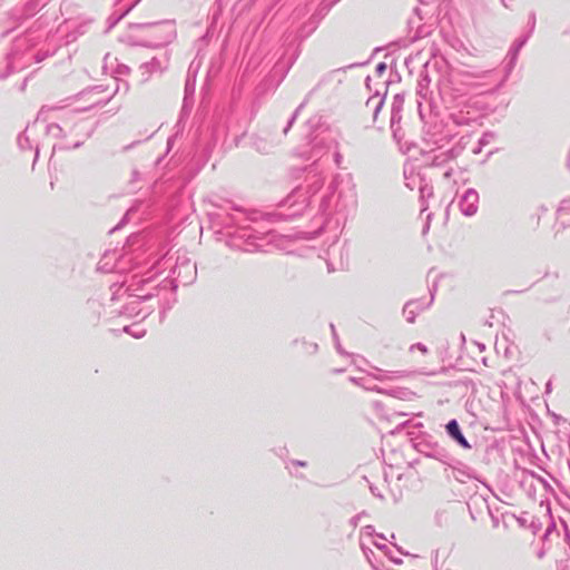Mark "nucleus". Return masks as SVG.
<instances>
[{"label": "nucleus", "instance_id": "obj_1", "mask_svg": "<svg viewBox=\"0 0 570 570\" xmlns=\"http://www.w3.org/2000/svg\"><path fill=\"white\" fill-rule=\"evenodd\" d=\"M446 431L461 445H463L464 448H470L466 439L461 433L460 426L455 420H452L446 424Z\"/></svg>", "mask_w": 570, "mask_h": 570}]
</instances>
